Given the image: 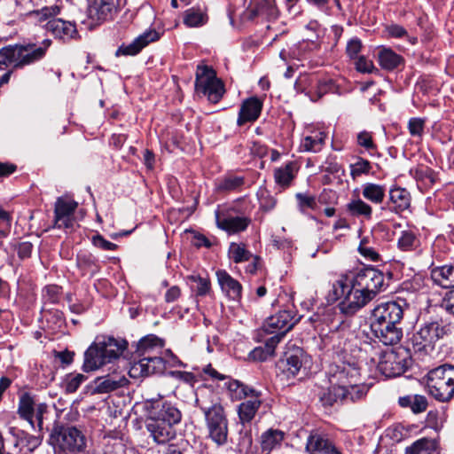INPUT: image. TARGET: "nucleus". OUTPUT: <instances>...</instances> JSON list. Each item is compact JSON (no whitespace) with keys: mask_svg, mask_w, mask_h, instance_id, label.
I'll list each match as a JSON object with an SVG mask.
<instances>
[{"mask_svg":"<svg viewBox=\"0 0 454 454\" xmlns=\"http://www.w3.org/2000/svg\"><path fill=\"white\" fill-rule=\"evenodd\" d=\"M387 288L385 276L375 267L367 266L352 276L340 275L326 296L328 303L340 301L338 309L345 316H353Z\"/></svg>","mask_w":454,"mask_h":454,"instance_id":"1","label":"nucleus"},{"mask_svg":"<svg viewBox=\"0 0 454 454\" xmlns=\"http://www.w3.org/2000/svg\"><path fill=\"white\" fill-rule=\"evenodd\" d=\"M195 406L204 415L208 438L217 445L228 441L229 422L227 414L216 394L208 387H200L196 392Z\"/></svg>","mask_w":454,"mask_h":454,"instance_id":"2","label":"nucleus"},{"mask_svg":"<svg viewBox=\"0 0 454 454\" xmlns=\"http://www.w3.org/2000/svg\"><path fill=\"white\" fill-rule=\"evenodd\" d=\"M148 417L145 427L158 444H163L175 436L173 427L182 420V412L170 402L150 400L145 403Z\"/></svg>","mask_w":454,"mask_h":454,"instance_id":"3","label":"nucleus"},{"mask_svg":"<svg viewBox=\"0 0 454 454\" xmlns=\"http://www.w3.org/2000/svg\"><path fill=\"white\" fill-rule=\"evenodd\" d=\"M128 342L113 336H98L84 352L82 369L84 372L98 370L107 363L120 357L127 348Z\"/></svg>","mask_w":454,"mask_h":454,"instance_id":"4","label":"nucleus"},{"mask_svg":"<svg viewBox=\"0 0 454 454\" xmlns=\"http://www.w3.org/2000/svg\"><path fill=\"white\" fill-rule=\"evenodd\" d=\"M51 40H43L41 45L34 43H15L0 49V69L12 67L23 69L43 59L51 45Z\"/></svg>","mask_w":454,"mask_h":454,"instance_id":"5","label":"nucleus"},{"mask_svg":"<svg viewBox=\"0 0 454 454\" xmlns=\"http://www.w3.org/2000/svg\"><path fill=\"white\" fill-rule=\"evenodd\" d=\"M428 394L435 400L449 403L454 397V365L444 364L427 375Z\"/></svg>","mask_w":454,"mask_h":454,"instance_id":"6","label":"nucleus"},{"mask_svg":"<svg viewBox=\"0 0 454 454\" xmlns=\"http://www.w3.org/2000/svg\"><path fill=\"white\" fill-rule=\"evenodd\" d=\"M51 444L59 451L70 454L84 453L87 448V438L75 427L56 426L50 436Z\"/></svg>","mask_w":454,"mask_h":454,"instance_id":"7","label":"nucleus"},{"mask_svg":"<svg viewBox=\"0 0 454 454\" xmlns=\"http://www.w3.org/2000/svg\"><path fill=\"white\" fill-rule=\"evenodd\" d=\"M454 333V329L442 318L425 322L412 336L413 348L417 351L433 348L434 343Z\"/></svg>","mask_w":454,"mask_h":454,"instance_id":"8","label":"nucleus"},{"mask_svg":"<svg viewBox=\"0 0 454 454\" xmlns=\"http://www.w3.org/2000/svg\"><path fill=\"white\" fill-rule=\"evenodd\" d=\"M195 90L206 96L209 102L218 103L225 93L223 82L215 70L207 65H199L195 74Z\"/></svg>","mask_w":454,"mask_h":454,"instance_id":"9","label":"nucleus"},{"mask_svg":"<svg viewBox=\"0 0 454 454\" xmlns=\"http://www.w3.org/2000/svg\"><path fill=\"white\" fill-rule=\"evenodd\" d=\"M360 365L355 358L347 359L340 363H333L329 365L327 374L330 383H336L344 386L349 390H354L357 387H367L364 384H359Z\"/></svg>","mask_w":454,"mask_h":454,"instance_id":"10","label":"nucleus"},{"mask_svg":"<svg viewBox=\"0 0 454 454\" xmlns=\"http://www.w3.org/2000/svg\"><path fill=\"white\" fill-rule=\"evenodd\" d=\"M330 384L329 387L323 389L319 394V402L325 407L362 400L369 390L368 387H357L354 390H349V388H346L340 384Z\"/></svg>","mask_w":454,"mask_h":454,"instance_id":"11","label":"nucleus"},{"mask_svg":"<svg viewBox=\"0 0 454 454\" xmlns=\"http://www.w3.org/2000/svg\"><path fill=\"white\" fill-rule=\"evenodd\" d=\"M411 365V358L405 349L386 353L379 368L382 374L387 378H394L403 374Z\"/></svg>","mask_w":454,"mask_h":454,"instance_id":"12","label":"nucleus"},{"mask_svg":"<svg viewBox=\"0 0 454 454\" xmlns=\"http://www.w3.org/2000/svg\"><path fill=\"white\" fill-rule=\"evenodd\" d=\"M298 322L295 314L292 310H280L269 317L262 325V331L268 334L277 336L278 343L282 338L289 332Z\"/></svg>","mask_w":454,"mask_h":454,"instance_id":"13","label":"nucleus"},{"mask_svg":"<svg viewBox=\"0 0 454 454\" xmlns=\"http://www.w3.org/2000/svg\"><path fill=\"white\" fill-rule=\"evenodd\" d=\"M294 87L301 92L308 90L305 93L312 101H317L333 89V82L331 79H319L314 74L303 75L295 82Z\"/></svg>","mask_w":454,"mask_h":454,"instance_id":"14","label":"nucleus"},{"mask_svg":"<svg viewBox=\"0 0 454 454\" xmlns=\"http://www.w3.org/2000/svg\"><path fill=\"white\" fill-rule=\"evenodd\" d=\"M406 306L403 300L381 302L372 309L371 321L401 322L403 317V308Z\"/></svg>","mask_w":454,"mask_h":454,"instance_id":"15","label":"nucleus"},{"mask_svg":"<svg viewBox=\"0 0 454 454\" xmlns=\"http://www.w3.org/2000/svg\"><path fill=\"white\" fill-rule=\"evenodd\" d=\"M244 16L248 20L262 19L274 20L279 16V10L275 0H250Z\"/></svg>","mask_w":454,"mask_h":454,"instance_id":"16","label":"nucleus"},{"mask_svg":"<svg viewBox=\"0 0 454 454\" xmlns=\"http://www.w3.org/2000/svg\"><path fill=\"white\" fill-rule=\"evenodd\" d=\"M401 322L371 321V329L374 336L384 345L397 344L403 337V330L399 327Z\"/></svg>","mask_w":454,"mask_h":454,"instance_id":"17","label":"nucleus"},{"mask_svg":"<svg viewBox=\"0 0 454 454\" xmlns=\"http://www.w3.org/2000/svg\"><path fill=\"white\" fill-rule=\"evenodd\" d=\"M307 355L301 348L288 349L284 356L278 362V368L286 375L287 378L296 376L302 365L307 361Z\"/></svg>","mask_w":454,"mask_h":454,"instance_id":"18","label":"nucleus"},{"mask_svg":"<svg viewBox=\"0 0 454 454\" xmlns=\"http://www.w3.org/2000/svg\"><path fill=\"white\" fill-rule=\"evenodd\" d=\"M78 203L74 200L59 197L57 199L54 207V225L61 229L72 228L74 225V213Z\"/></svg>","mask_w":454,"mask_h":454,"instance_id":"19","label":"nucleus"},{"mask_svg":"<svg viewBox=\"0 0 454 454\" xmlns=\"http://www.w3.org/2000/svg\"><path fill=\"white\" fill-rule=\"evenodd\" d=\"M215 216L217 227L229 234L244 231L251 222L248 217L232 215L230 210H216Z\"/></svg>","mask_w":454,"mask_h":454,"instance_id":"20","label":"nucleus"},{"mask_svg":"<svg viewBox=\"0 0 454 454\" xmlns=\"http://www.w3.org/2000/svg\"><path fill=\"white\" fill-rule=\"evenodd\" d=\"M129 380L125 375L111 373L106 376L98 377L93 381L92 394H108L117 389L127 387Z\"/></svg>","mask_w":454,"mask_h":454,"instance_id":"21","label":"nucleus"},{"mask_svg":"<svg viewBox=\"0 0 454 454\" xmlns=\"http://www.w3.org/2000/svg\"><path fill=\"white\" fill-rule=\"evenodd\" d=\"M159 33L155 30H149L138 35L132 43L121 44L115 52V56H135L150 43L159 40Z\"/></svg>","mask_w":454,"mask_h":454,"instance_id":"22","label":"nucleus"},{"mask_svg":"<svg viewBox=\"0 0 454 454\" xmlns=\"http://www.w3.org/2000/svg\"><path fill=\"white\" fill-rule=\"evenodd\" d=\"M306 450L309 454H341L326 435L317 432L309 436Z\"/></svg>","mask_w":454,"mask_h":454,"instance_id":"23","label":"nucleus"},{"mask_svg":"<svg viewBox=\"0 0 454 454\" xmlns=\"http://www.w3.org/2000/svg\"><path fill=\"white\" fill-rule=\"evenodd\" d=\"M46 29L56 38L69 41L78 37V31L74 23L61 19H52L46 24Z\"/></svg>","mask_w":454,"mask_h":454,"instance_id":"24","label":"nucleus"},{"mask_svg":"<svg viewBox=\"0 0 454 454\" xmlns=\"http://www.w3.org/2000/svg\"><path fill=\"white\" fill-rule=\"evenodd\" d=\"M262 103L256 97H251L243 101L237 120L238 126H243L247 122L255 121L262 112Z\"/></svg>","mask_w":454,"mask_h":454,"instance_id":"25","label":"nucleus"},{"mask_svg":"<svg viewBox=\"0 0 454 454\" xmlns=\"http://www.w3.org/2000/svg\"><path fill=\"white\" fill-rule=\"evenodd\" d=\"M162 364L163 359L160 356L144 357L131 366L129 374L132 378L147 377L155 373L157 368H160Z\"/></svg>","mask_w":454,"mask_h":454,"instance_id":"26","label":"nucleus"},{"mask_svg":"<svg viewBox=\"0 0 454 454\" xmlns=\"http://www.w3.org/2000/svg\"><path fill=\"white\" fill-rule=\"evenodd\" d=\"M388 208L396 213H402L411 207V193L402 187H393L389 190Z\"/></svg>","mask_w":454,"mask_h":454,"instance_id":"27","label":"nucleus"},{"mask_svg":"<svg viewBox=\"0 0 454 454\" xmlns=\"http://www.w3.org/2000/svg\"><path fill=\"white\" fill-rule=\"evenodd\" d=\"M216 277L222 291L225 293L230 299L239 301L241 297L242 291L240 283L234 279L227 271L223 270L216 272Z\"/></svg>","mask_w":454,"mask_h":454,"instance_id":"28","label":"nucleus"},{"mask_svg":"<svg viewBox=\"0 0 454 454\" xmlns=\"http://www.w3.org/2000/svg\"><path fill=\"white\" fill-rule=\"evenodd\" d=\"M38 403H35L34 396L24 392L20 395L18 404V414L21 419L27 421L33 429L35 428L34 414L36 411Z\"/></svg>","mask_w":454,"mask_h":454,"instance_id":"29","label":"nucleus"},{"mask_svg":"<svg viewBox=\"0 0 454 454\" xmlns=\"http://www.w3.org/2000/svg\"><path fill=\"white\" fill-rule=\"evenodd\" d=\"M430 277L433 282L442 287L450 288L454 287V266H431Z\"/></svg>","mask_w":454,"mask_h":454,"instance_id":"30","label":"nucleus"},{"mask_svg":"<svg viewBox=\"0 0 454 454\" xmlns=\"http://www.w3.org/2000/svg\"><path fill=\"white\" fill-rule=\"evenodd\" d=\"M11 433L15 439V447H20V450L33 452L42 442L39 436L32 435L21 429L12 428Z\"/></svg>","mask_w":454,"mask_h":454,"instance_id":"31","label":"nucleus"},{"mask_svg":"<svg viewBox=\"0 0 454 454\" xmlns=\"http://www.w3.org/2000/svg\"><path fill=\"white\" fill-rule=\"evenodd\" d=\"M114 7V0H90L88 13L90 18L104 21L111 15Z\"/></svg>","mask_w":454,"mask_h":454,"instance_id":"32","label":"nucleus"},{"mask_svg":"<svg viewBox=\"0 0 454 454\" xmlns=\"http://www.w3.org/2000/svg\"><path fill=\"white\" fill-rule=\"evenodd\" d=\"M297 172V164L294 161H289L274 170L275 182L282 189H286L292 184Z\"/></svg>","mask_w":454,"mask_h":454,"instance_id":"33","label":"nucleus"},{"mask_svg":"<svg viewBox=\"0 0 454 454\" xmlns=\"http://www.w3.org/2000/svg\"><path fill=\"white\" fill-rule=\"evenodd\" d=\"M405 454H440L436 439L420 438L406 447Z\"/></svg>","mask_w":454,"mask_h":454,"instance_id":"34","label":"nucleus"},{"mask_svg":"<svg viewBox=\"0 0 454 454\" xmlns=\"http://www.w3.org/2000/svg\"><path fill=\"white\" fill-rule=\"evenodd\" d=\"M208 16L206 7H192L184 12L183 22L188 27H199L207 23Z\"/></svg>","mask_w":454,"mask_h":454,"instance_id":"35","label":"nucleus"},{"mask_svg":"<svg viewBox=\"0 0 454 454\" xmlns=\"http://www.w3.org/2000/svg\"><path fill=\"white\" fill-rule=\"evenodd\" d=\"M398 404L404 409H410L414 414H419L427 409L428 402L422 395H407L398 398Z\"/></svg>","mask_w":454,"mask_h":454,"instance_id":"36","label":"nucleus"},{"mask_svg":"<svg viewBox=\"0 0 454 454\" xmlns=\"http://www.w3.org/2000/svg\"><path fill=\"white\" fill-rule=\"evenodd\" d=\"M284 433L278 429H269L261 435V453L270 454L275 448L281 445Z\"/></svg>","mask_w":454,"mask_h":454,"instance_id":"37","label":"nucleus"},{"mask_svg":"<svg viewBox=\"0 0 454 454\" xmlns=\"http://www.w3.org/2000/svg\"><path fill=\"white\" fill-rule=\"evenodd\" d=\"M76 265L81 270L82 275H90L91 278L101 270L98 260L90 253L87 252L77 254Z\"/></svg>","mask_w":454,"mask_h":454,"instance_id":"38","label":"nucleus"},{"mask_svg":"<svg viewBox=\"0 0 454 454\" xmlns=\"http://www.w3.org/2000/svg\"><path fill=\"white\" fill-rule=\"evenodd\" d=\"M262 401L259 398L247 399L238 406V415L242 425L250 423L257 413Z\"/></svg>","mask_w":454,"mask_h":454,"instance_id":"39","label":"nucleus"},{"mask_svg":"<svg viewBox=\"0 0 454 454\" xmlns=\"http://www.w3.org/2000/svg\"><path fill=\"white\" fill-rule=\"evenodd\" d=\"M278 344L277 336H271L265 341L264 347H256L248 355V358L254 362H263L274 355L275 348Z\"/></svg>","mask_w":454,"mask_h":454,"instance_id":"40","label":"nucleus"},{"mask_svg":"<svg viewBox=\"0 0 454 454\" xmlns=\"http://www.w3.org/2000/svg\"><path fill=\"white\" fill-rule=\"evenodd\" d=\"M378 59L380 67L387 71L398 68L404 63V59L401 55L388 48L380 50L378 54Z\"/></svg>","mask_w":454,"mask_h":454,"instance_id":"41","label":"nucleus"},{"mask_svg":"<svg viewBox=\"0 0 454 454\" xmlns=\"http://www.w3.org/2000/svg\"><path fill=\"white\" fill-rule=\"evenodd\" d=\"M362 194L365 200L372 203L380 204L385 199L386 188L381 184L366 183L363 185Z\"/></svg>","mask_w":454,"mask_h":454,"instance_id":"42","label":"nucleus"},{"mask_svg":"<svg viewBox=\"0 0 454 454\" xmlns=\"http://www.w3.org/2000/svg\"><path fill=\"white\" fill-rule=\"evenodd\" d=\"M245 184L243 176L226 175L215 184V189L219 192H230L238 191Z\"/></svg>","mask_w":454,"mask_h":454,"instance_id":"43","label":"nucleus"},{"mask_svg":"<svg viewBox=\"0 0 454 454\" xmlns=\"http://www.w3.org/2000/svg\"><path fill=\"white\" fill-rule=\"evenodd\" d=\"M440 309L442 313L440 317L454 329V289L447 292L442 300Z\"/></svg>","mask_w":454,"mask_h":454,"instance_id":"44","label":"nucleus"},{"mask_svg":"<svg viewBox=\"0 0 454 454\" xmlns=\"http://www.w3.org/2000/svg\"><path fill=\"white\" fill-rule=\"evenodd\" d=\"M164 346V342L161 339L157 337L156 335L150 334L144 338H142L137 345L136 352L138 356H145L147 353H150L155 348L160 349Z\"/></svg>","mask_w":454,"mask_h":454,"instance_id":"45","label":"nucleus"},{"mask_svg":"<svg viewBox=\"0 0 454 454\" xmlns=\"http://www.w3.org/2000/svg\"><path fill=\"white\" fill-rule=\"evenodd\" d=\"M347 209L353 216H363L369 220L372 218V207L362 200L361 199L353 200L347 204Z\"/></svg>","mask_w":454,"mask_h":454,"instance_id":"46","label":"nucleus"},{"mask_svg":"<svg viewBox=\"0 0 454 454\" xmlns=\"http://www.w3.org/2000/svg\"><path fill=\"white\" fill-rule=\"evenodd\" d=\"M325 140L324 132H317L315 135L305 137L301 144L303 151L317 153L321 151Z\"/></svg>","mask_w":454,"mask_h":454,"instance_id":"47","label":"nucleus"},{"mask_svg":"<svg viewBox=\"0 0 454 454\" xmlns=\"http://www.w3.org/2000/svg\"><path fill=\"white\" fill-rule=\"evenodd\" d=\"M419 245V239L411 231H401L397 240V247L400 250L408 252L415 250Z\"/></svg>","mask_w":454,"mask_h":454,"instance_id":"48","label":"nucleus"},{"mask_svg":"<svg viewBox=\"0 0 454 454\" xmlns=\"http://www.w3.org/2000/svg\"><path fill=\"white\" fill-rule=\"evenodd\" d=\"M88 377L79 372H70L65 376L63 388L67 394L75 393L80 386L86 381Z\"/></svg>","mask_w":454,"mask_h":454,"instance_id":"49","label":"nucleus"},{"mask_svg":"<svg viewBox=\"0 0 454 454\" xmlns=\"http://www.w3.org/2000/svg\"><path fill=\"white\" fill-rule=\"evenodd\" d=\"M229 254L236 263L249 261L253 257V254L246 248L244 244L234 242L230 246Z\"/></svg>","mask_w":454,"mask_h":454,"instance_id":"50","label":"nucleus"},{"mask_svg":"<svg viewBox=\"0 0 454 454\" xmlns=\"http://www.w3.org/2000/svg\"><path fill=\"white\" fill-rule=\"evenodd\" d=\"M298 202L299 210L304 213L307 209H315L317 207L316 197L308 193L298 192L295 194Z\"/></svg>","mask_w":454,"mask_h":454,"instance_id":"51","label":"nucleus"},{"mask_svg":"<svg viewBox=\"0 0 454 454\" xmlns=\"http://www.w3.org/2000/svg\"><path fill=\"white\" fill-rule=\"evenodd\" d=\"M371 169V162L368 160L358 157L357 160L350 165V175L355 179L363 174H368Z\"/></svg>","mask_w":454,"mask_h":454,"instance_id":"52","label":"nucleus"},{"mask_svg":"<svg viewBox=\"0 0 454 454\" xmlns=\"http://www.w3.org/2000/svg\"><path fill=\"white\" fill-rule=\"evenodd\" d=\"M258 198L260 208L265 212L272 210L277 204V200L266 190L261 191Z\"/></svg>","mask_w":454,"mask_h":454,"instance_id":"53","label":"nucleus"},{"mask_svg":"<svg viewBox=\"0 0 454 454\" xmlns=\"http://www.w3.org/2000/svg\"><path fill=\"white\" fill-rule=\"evenodd\" d=\"M411 176L419 181L428 182L433 184L435 182V176L434 171L431 168H416L415 170H411Z\"/></svg>","mask_w":454,"mask_h":454,"instance_id":"54","label":"nucleus"},{"mask_svg":"<svg viewBox=\"0 0 454 454\" xmlns=\"http://www.w3.org/2000/svg\"><path fill=\"white\" fill-rule=\"evenodd\" d=\"M358 251L364 257L372 262L380 260V254L373 247L368 246V240L365 238L360 241Z\"/></svg>","mask_w":454,"mask_h":454,"instance_id":"55","label":"nucleus"},{"mask_svg":"<svg viewBox=\"0 0 454 454\" xmlns=\"http://www.w3.org/2000/svg\"><path fill=\"white\" fill-rule=\"evenodd\" d=\"M425 120L421 118H411L408 121V129L412 137H421L424 133Z\"/></svg>","mask_w":454,"mask_h":454,"instance_id":"56","label":"nucleus"},{"mask_svg":"<svg viewBox=\"0 0 454 454\" xmlns=\"http://www.w3.org/2000/svg\"><path fill=\"white\" fill-rule=\"evenodd\" d=\"M357 145L365 148L367 151L375 150L377 148L373 142L372 133L366 130L361 131L356 136Z\"/></svg>","mask_w":454,"mask_h":454,"instance_id":"57","label":"nucleus"},{"mask_svg":"<svg viewBox=\"0 0 454 454\" xmlns=\"http://www.w3.org/2000/svg\"><path fill=\"white\" fill-rule=\"evenodd\" d=\"M193 282L197 283L196 294L199 296H204L210 291V281L207 278L200 276H192L190 278Z\"/></svg>","mask_w":454,"mask_h":454,"instance_id":"58","label":"nucleus"},{"mask_svg":"<svg viewBox=\"0 0 454 454\" xmlns=\"http://www.w3.org/2000/svg\"><path fill=\"white\" fill-rule=\"evenodd\" d=\"M11 214L0 207V235L6 236L11 229Z\"/></svg>","mask_w":454,"mask_h":454,"instance_id":"59","label":"nucleus"},{"mask_svg":"<svg viewBox=\"0 0 454 454\" xmlns=\"http://www.w3.org/2000/svg\"><path fill=\"white\" fill-rule=\"evenodd\" d=\"M17 250L18 256L20 260H25L31 257L33 251V245L31 242L23 241L14 246Z\"/></svg>","mask_w":454,"mask_h":454,"instance_id":"60","label":"nucleus"},{"mask_svg":"<svg viewBox=\"0 0 454 454\" xmlns=\"http://www.w3.org/2000/svg\"><path fill=\"white\" fill-rule=\"evenodd\" d=\"M362 49V42L357 37L350 39L346 47V52L350 59H356Z\"/></svg>","mask_w":454,"mask_h":454,"instance_id":"61","label":"nucleus"},{"mask_svg":"<svg viewBox=\"0 0 454 454\" xmlns=\"http://www.w3.org/2000/svg\"><path fill=\"white\" fill-rule=\"evenodd\" d=\"M92 244L98 247V248H101L103 250H106V251H113V250H115L117 248V245L114 244V243H112L106 239H105L103 238V236L99 235V234H97L95 236H93L92 238Z\"/></svg>","mask_w":454,"mask_h":454,"instance_id":"62","label":"nucleus"},{"mask_svg":"<svg viewBox=\"0 0 454 454\" xmlns=\"http://www.w3.org/2000/svg\"><path fill=\"white\" fill-rule=\"evenodd\" d=\"M48 406L44 403H39L36 411H35L34 418H35V426L38 431L43 430V414L47 411Z\"/></svg>","mask_w":454,"mask_h":454,"instance_id":"63","label":"nucleus"},{"mask_svg":"<svg viewBox=\"0 0 454 454\" xmlns=\"http://www.w3.org/2000/svg\"><path fill=\"white\" fill-rule=\"evenodd\" d=\"M388 35L393 38H403L407 35V30L401 25L391 24L386 27Z\"/></svg>","mask_w":454,"mask_h":454,"instance_id":"64","label":"nucleus"}]
</instances>
